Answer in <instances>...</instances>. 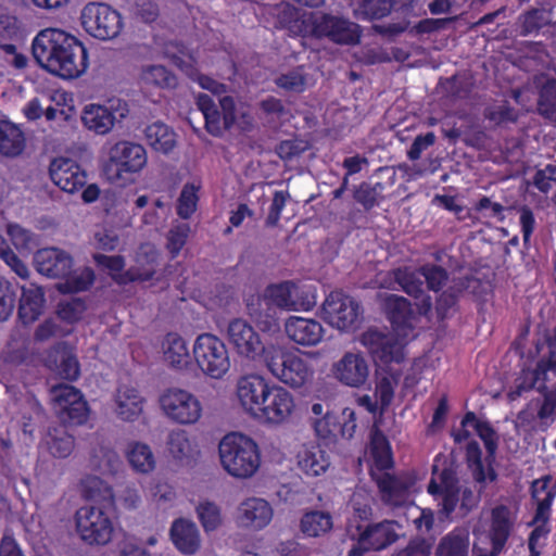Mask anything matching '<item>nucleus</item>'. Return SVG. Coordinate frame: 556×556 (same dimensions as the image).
Masks as SVG:
<instances>
[{
    "label": "nucleus",
    "mask_w": 556,
    "mask_h": 556,
    "mask_svg": "<svg viewBox=\"0 0 556 556\" xmlns=\"http://www.w3.org/2000/svg\"><path fill=\"white\" fill-rule=\"evenodd\" d=\"M325 319L339 330H354L362 321L359 303L342 291H332L323 304Z\"/></svg>",
    "instance_id": "obj_10"
},
{
    "label": "nucleus",
    "mask_w": 556,
    "mask_h": 556,
    "mask_svg": "<svg viewBox=\"0 0 556 556\" xmlns=\"http://www.w3.org/2000/svg\"><path fill=\"white\" fill-rule=\"evenodd\" d=\"M167 450L178 460L193 456L195 450L184 430L172 431L167 437Z\"/></svg>",
    "instance_id": "obj_55"
},
{
    "label": "nucleus",
    "mask_w": 556,
    "mask_h": 556,
    "mask_svg": "<svg viewBox=\"0 0 556 556\" xmlns=\"http://www.w3.org/2000/svg\"><path fill=\"white\" fill-rule=\"evenodd\" d=\"M536 390L542 393V397L531 401L529 408L532 406L538 408L536 417L541 420V425L547 428L549 426L547 420H553L556 415V390L546 391L544 383L538 386Z\"/></svg>",
    "instance_id": "obj_53"
},
{
    "label": "nucleus",
    "mask_w": 556,
    "mask_h": 556,
    "mask_svg": "<svg viewBox=\"0 0 556 556\" xmlns=\"http://www.w3.org/2000/svg\"><path fill=\"white\" fill-rule=\"evenodd\" d=\"M16 299V288L10 281L0 277V321L8 320L12 315Z\"/></svg>",
    "instance_id": "obj_58"
},
{
    "label": "nucleus",
    "mask_w": 556,
    "mask_h": 556,
    "mask_svg": "<svg viewBox=\"0 0 556 556\" xmlns=\"http://www.w3.org/2000/svg\"><path fill=\"white\" fill-rule=\"evenodd\" d=\"M296 458L299 468L311 477L324 473L330 466L328 456L319 446L303 447Z\"/></svg>",
    "instance_id": "obj_36"
},
{
    "label": "nucleus",
    "mask_w": 556,
    "mask_h": 556,
    "mask_svg": "<svg viewBox=\"0 0 556 556\" xmlns=\"http://www.w3.org/2000/svg\"><path fill=\"white\" fill-rule=\"evenodd\" d=\"M141 79L147 85L159 88H175L177 85L176 76L163 65H148L141 71Z\"/></svg>",
    "instance_id": "obj_54"
},
{
    "label": "nucleus",
    "mask_w": 556,
    "mask_h": 556,
    "mask_svg": "<svg viewBox=\"0 0 556 556\" xmlns=\"http://www.w3.org/2000/svg\"><path fill=\"white\" fill-rule=\"evenodd\" d=\"M197 105L204 116L206 130L212 136H222L223 131L227 128L224 125V116H220L218 106L213 98L206 93H199L197 97Z\"/></svg>",
    "instance_id": "obj_39"
},
{
    "label": "nucleus",
    "mask_w": 556,
    "mask_h": 556,
    "mask_svg": "<svg viewBox=\"0 0 556 556\" xmlns=\"http://www.w3.org/2000/svg\"><path fill=\"white\" fill-rule=\"evenodd\" d=\"M86 311V303L80 298L60 302L58 305V317L66 323L73 324L79 320Z\"/></svg>",
    "instance_id": "obj_62"
},
{
    "label": "nucleus",
    "mask_w": 556,
    "mask_h": 556,
    "mask_svg": "<svg viewBox=\"0 0 556 556\" xmlns=\"http://www.w3.org/2000/svg\"><path fill=\"white\" fill-rule=\"evenodd\" d=\"M361 343L376 363H400L404 358L403 346L392 332L369 328L362 333Z\"/></svg>",
    "instance_id": "obj_14"
},
{
    "label": "nucleus",
    "mask_w": 556,
    "mask_h": 556,
    "mask_svg": "<svg viewBox=\"0 0 556 556\" xmlns=\"http://www.w3.org/2000/svg\"><path fill=\"white\" fill-rule=\"evenodd\" d=\"M223 468L232 477H252L261 465V453L256 442L238 432L226 434L218 445Z\"/></svg>",
    "instance_id": "obj_2"
},
{
    "label": "nucleus",
    "mask_w": 556,
    "mask_h": 556,
    "mask_svg": "<svg viewBox=\"0 0 556 556\" xmlns=\"http://www.w3.org/2000/svg\"><path fill=\"white\" fill-rule=\"evenodd\" d=\"M296 286L291 281H285L267 289L266 299L273 301L278 309H294L298 302L295 299Z\"/></svg>",
    "instance_id": "obj_50"
},
{
    "label": "nucleus",
    "mask_w": 556,
    "mask_h": 556,
    "mask_svg": "<svg viewBox=\"0 0 556 556\" xmlns=\"http://www.w3.org/2000/svg\"><path fill=\"white\" fill-rule=\"evenodd\" d=\"M384 311L389 320L395 327L406 326L413 315L410 302L396 294H389L386 298Z\"/></svg>",
    "instance_id": "obj_45"
},
{
    "label": "nucleus",
    "mask_w": 556,
    "mask_h": 556,
    "mask_svg": "<svg viewBox=\"0 0 556 556\" xmlns=\"http://www.w3.org/2000/svg\"><path fill=\"white\" fill-rule=\"evenodd\" d=\"M396 522L382 520L379 522L355 523L346 528V533L352 542L348 556H364L370 552H380L399 540L395 531Z\"/></svg>",
    "instance_id": "obj_4"
},
{
    "label": "nucleus",
    "mask_w": 556,
    "mask_h": 556,
    "mask_svg": "<svg viewBox=\"0 0 556 556\" xmlns=\"http://www.w3.org/2000/svg\"><path fill=\"white\" fill-rule=\"evenodd\" d=\"M380 426H382V419L378 417L375 419L370 434L371 454L376 465L374 470L378 472L391 469L394 465L390 443L382 431L379 430Z\"/></svg>",
    "instance_id": "obj_31"
},
{
    "label": "nucleus",
    "mask_w": 556,
    "mask_h": 556,
    "mask_svg": "<svg viewBox=\"0 0 556 556\" xmlns=\"http://www.w3.org/2000/svg\"><path fill=\"white\" fill-rule=\"evenodd\" d=\"M50 393L51 400L54 403L55 413L59 417L65 413V410L74 406L76 400L78 402L84 397L78 389L66 383L53 386Z\"/></svg>",
    "instance_id": "obj_51"
},
{
    "label": "nucleus",
    "mask_w": 556,
    "mask_h": 556,
    "mask_svg": "<svg viewBox=\"0 0 556 556\" xmlns=\"http://www.w3.org/2000/svg\"><path fill=\"white\" fill-rule=\"evenodd\" d=\"M510 511L504 506H497L492 510V523H491V541H492V556L498 555L509 535L513 528V522L510 521Z\"/></svg>",
    "instance_id": "obj_29"
},
{
    "label": "nucleus",
    "mask_w": 556,
    "mask_h": 556,
    "mask_svg": "<svg viewBox=\"0 0 556 556\" xmlns=\"http://www.w3.org/2000/svg\"><path fill=\"white\" fill-rule=\"evenodd\" d=\"M46 364L66 380H75L79 376V363L73 346L67 342L56 343L49 351Z\"/></svg>",
    "instance_id": "obj_24"
},
{
    "label": "nucleus",
    "mask_w": 556,
    "mask_h": 556,
    "mask_svg": "<svg viewBox=\"0 0 556 556\" xmlns=\"http://www.w3.org/2000/svg\"><path fill=\"white\" fill-rule=\"evenodd\" d=\"M285 331L291 341L302 346L317 345L325 334V329L318 320L299 316L287 319Z\"/></svg>",
    "instance_id": "obj_21"
},
{
    "label": "nucleus",
    "mask_w": 556,
    "mask_h": 556,
    "mask_svg": "<svg viewBox=\"0 0 556 556\" xmlns=\"http://www.w3.org/2000/svg\"><path fill=\"white\" fill-rule=\"evenodd\" d=\"M369 372L368 362L361 353L346 352L332 365L334 378L350 388L364 387L369 378Z\"/></svg>",
    "instance_id": "obj_16"
},
{
    "label": "nucleus",
    "mask_w": 556,
    "mask_h": 556,
    "mask_svg": "<svg viewBox=\"0 0 556 556\" xmlns=\"http://www.w3.org/2000/svg\"><path fill=\"white\" fill-rule=\"evenodd\" d=\"M424 280L429 290L440 291L448 280V273L442 266L425 264L421 266Z\"/></svg>",
    "instance_id": "obj_61"
},
{
    "label": "nucleus",
    "mask_w": 556,
    "mask_h": 556,
    "mask_svg": "<svg viewBox=\"0 0 556 556\" xmlns=\"http://www.w3.org/2000/svg\"><path fill=\"white\" fill-rule=\"evenodd\" d=\"M532 83L538 94L535 113L556 124V77L540 73L533 76Z\"/></svg>",
    "instance_id": "obj_22"
},
{
    "label": "nucleus",
    "mask_w": 556,
    "mask_h": 556,
    "mask_svg": "<svg viewBox=\"0 0 556 556\" xmlns=\"http://www.w3.org/2000/svg\"><path fill=\"white\" fill-rule=\"evenodd\" d=\"M25 148L23 131L8 121H0V153L14 157L20 155Z\"/></svg>",
    "instance_id": "obj_37"
},
{
    "label": "nucleus",
    "mask_w": 556,
    "mask_h": 556,
    "mask_svg": "<svg viewBox=\"0 0 556 556\" xmlns=\"http://www.w3.org/2000/svg\"><path fill=\"white\" fill-rule=\"evenodd\" d=\"M164 359L175 368H182L189 363V351L182 338L177 334H168L166 337Z\"/></svg>",
    "instance_id": "obj_47"
},
{
    "label": "nucleus",
    "mask_w": 556,
    "mask_h": 556,
    "mask_svg": "<svg viewBox=\"0 0 556 556\" xmlns=\"http://www.w3.org/2000/svg\"><path fill=\"white\" fill-rule=\"evenodd\" d=\"M479 285L477 278L466 276L453 280V283L443 291L435 302V313L440 320H443L456 312L459 294L470 287Z\"/></svg>",
    "instance_id": "obj_26"
},
{
    "label": "nucleus",
    "mask_w": 556,
    "mask_h": 556,
    "mask_svg": "<svg viewBox=\"0 0 556 556\" xmlns=\"http://www.w3.org/2000/svg\"><path fill=\"white\" fill-rule=\"evenodd\" d=\"M309 148L311 144L307 140L295 138L280 141L275 148V153L282 161H291L299 157Z\"/></svg>",
    "instance_id": "obj_60"
},
{
    "label": "nucleus",
    "mask_w": 556,
    "mask_h": 556,
    "mask_svg": "<svg viewBox=\"0 0 556 556\" xmlns=\"http://www.w3.org/2000/svg\"><path fill=\"white\" fill-rule=\"evenodd\" d=\"M271 518L273 508L263 498H247L237 508L236 521L241 528L261 530L270 522Z\"/></svg>",
    "instance_id": "obj_19"
},
{
    "label": "nucleus",
    "mask_w": 556,
    "mask_h": 556,
    "mask_svg": "<svg viewBox=\"0 0 556 556\" xmlns=\"http://www.w3.org/2000/svg\"><path fill=\"white\" fill-rule=\"evenodd\" d=\"M270 389L271 387L264 378L250 375L239 379L237 395L244 409L255 416L260 414L261 406Z\"/></svg>",
    "instance_id": "obj_20"
},
{
    "label": "nucleus",
    "mask_w": 556,
    "mask_h": 556,
    "mask_svg": "<svg viewBox=\"0 0 556 556\" xmlns=\"http://www.w3.org/2000/svg\"><path fill=\"white\" fill-rule=\"evenodd\" d=\"M193 355L201 370L214 379H220L229 370L230 362L226 345L211 333H202L197 338Z\"/></svg>",
    "instance_id": "obj_8"
},
{
    "label": "nucleus",
    "mask_w": 556,
    "mask_h": 556,
    "mask_svg": "<svg viewBox=\"0 0 556 556\" xmlns=\"http://www.w3.org/2000/svg\"><path fill=\"white\" fill-rule=\"evenodd\" d=\"M394 383H396V381L392 375L382 376L381 378H378L376 382L375 395L380 401V413L378 417H380L381 419L384 409L389 407L393 400Z\"/></svg>",
    "instance_id": "obj_63"
},
{
    "label": "nucleus",
    "mask_w": 556,
    "mask_h": 556,
    "mask_svg": "<svg viewBox=\"0 0 556 556\" xmlns=\"http://www.w3.org/2000/svg\"><path fill=\"white\" fill-rule=\"evenodd\" d=\"M228 340L238 354L251 359L262 357L265 362L269 346H265L253 327L241 318L231 320L227 328Z\"/></svg>",
    "instance_id": "obj_15"
},
{
    "label": "nucleus",
    "mask_w": 556,
    "mask_h": 556,
    "mask_svg": "<svg viewBox=\"0 0 556 556\" xmlns=\"http://www.w3.org/2000/svg\"><path fill=\"white\" fill-rule=\"evenodd\" d=\"M384 186L381 182L363 181L353 191L354 200L363 206L365 211H369L380 203L383 199Z\"/></svg>",
    "instance_id": "obj_52"
},
{
    "label": "nucleus",
    "mask_w": 556,
    "mask_h": 556,
    "mask_svg": "<svg viewBox=\"0 0 556 556\" xmlns=\"http://www.w3.org/2000/svg\"><path fill=\"white\" fill-rule=\"evenodd\" d=\"M197 202V188L190 184L185 185L178 199L177 214L181 218L188 219L194 213Z\"/></svg>",
    "instance_id": "obj_64"
},
{
    "label": "nucleus",
    "mask_w": 556,
    "mask_h": 556,
    "mask_svg": "<svg viewBox=\"0 0 556 556\" xmlns=\"http://www.w3.org/2000/svg\"><path fill=\"white\" fill-rule=\"evenodd\" d=\"M127 459L131 467L142 473L150 472L155 467V459L149 445L131 442L127 450Z\"/></svg>",
    "instance_id": "obj_48"
},
{
    "label": "nucleus",
    "mask_w": 556,
    "mask_h": 556,
    "mask_svg": "<svg viewBox=\"0 0 556 556\" xmlns=\"http://www.w3.org/2000/svg\"><path fill=\"white\" fill-rule=\"evenodd\" d=\"M551 10L533 8L519 17L520 35L538 34L544 26L552 25Z\"/></svg>",
    "instance_id": "obj_49"
},
{
    "label": "nucleus",
    "mask_w": 556,
    "mask_h": 556,
    "mask_svg": "<svg viewBox=\"0 0 556 556\" xmlns=\"http://www.w3.org/2000/svg\"><path fill=\"white\" fill-rule=\"evenodd\" d=\"M147 164L144 148L131 141H118L109 151V162L104 167L108 178L117 181L123 173H138Z\"/></svg>",
    "instance_id": "obj_9"
},
{
    "label": "nucleus",
    "mask_w": 556,
    "mask_h": 556,
    "mask_svg": "<svg viewBox=\"0 0 556 556\" xmlns=\"http://www.w3.org/2000/svg\"><path fill=\"white\" fill-rule=\"evenodd\" d=\"M148 144L155 151L169 153L176 146V134L166 124L155 122L144 129Z\"/></svg>",
    "instance_id": "obj_38"
},
{
    "label": "nucleus",
    "mask_w": 556,
    "mask_h": 556,
    "mask_svg": "<svg viewBox=\"0 0 556 556\" xmlns=\"http://www.w3.org/2000/svg\"><path fill=\"white\" fill-rule=\"evenodd\" d=\"M275 84L287 91L300 93L305 90L306 76L303 67H295L285 74L279 75L275 79Z\"/></svg>",
    "instance_id": "obj_57"
},
{
    "label": "nucleus",
    "mask_w": 556,
    "mask_h": 556,
    "mask_svg": "<svg viewBox=\"0 0 556 556\" xmlns=\"http://www.w3.org/2000/svg\"><path fill=\"white\" fill-rule=\"evenodd\" d=\"M313 33L318 38H328L337 45L359 42L361 26L344 16L319 13L313 21Z\"/></svg>",
    "instance_id": "obj_11"
},
{
    "label": "nucleus",
    "mask_w": 556,
    "mask_h": 556,
    "mask_svg": "<svg viewBox=\"0 0 556 556\" xmlns=\"http://www.w3.org/2000/svg\"><path fill=\"white\" fill-rule=\"evenodd\" d=\"M143 399L130 387L118 388L116 394V414L125 421L136 420L142 413Z\"/></svg>",
    "instance_id": "obj_32"
},
{
    "label": "nucleus",
    "mask_w": 556,
    "mask_h": 556,
    "mask_svg": "<svg viewBox=\"0 0 556 556\" xmlns=\"http://www.w3.org/2000/svg\"><path fill=\"white\" fill-rule=\"evenodd\" d=\"M96 275L91 267L84 266L73 269L64 281L58 285V290L62 293H77L87 291L94 282Z\"/></svg>",
    "instance_id": "obj_44"
},
{
    "label": "nucleus",
    "mask_w": 556,
    "mask_h": 556,
    "mask_svg": "<svg viewBox=\"0 0 556 556\" xmlns=\"http://www.w3.org/2000/svg\"><path fill=\"white\" fill-rule=\"evenodd\" d=\"M45 302V292L40 287H23L18 304L20 320L24 325L34 323L40 316Z\"/></svg>",
    "instance_id": "obj_30"
},
{
    "label": "nucleus",
    "mask_w": 556,
    "mask_h": 556,
    "mask_svg": "<svg viewBox=\"0 0 556 556\" xmlns=\"http://www.w3.org/2000/svg\"><path fill=\"white\" fill-rule=\"evenodd\" d=\"M247 313L263 332H277L280 328L279 309L265 296H251L247 302Z\"/></svg>",
    "instance_id": "obj_25"
},
{
    "label": "nucleus",
    "mask_w": 556,
    "mask_h": 556,
    "mask_svg": "<svg viewBox=\"0 0 556 556\" xmlns=\"http://www.w3.org/2000/svg\"><path fill=\"white\" fill-rule=\"evenodd\" d=\"M81 118L86 127L101 135L109 132L115 123V116L109 108L96 104L87 106Z\"/></svg>",
    "instance_id": "obj_40"
},
{
    "label": "nucleus",
    "mask_w": 556,
    "mask_h": 556,
    "mask_svg": "<svg viewBox=\"0 0 556 556\" xmlns=\"http://www.w3.org/2000/svg\"><path fill=\"white\" fill-rule=\"evenodd\" d=\"M53 184L67 193H74L86 186L87 174L80 165L68 157H55L49 165Z\"/></svg>",
    "instance_id": "obj_17"
},
{
    "label": "nucleus",
    "mask_w": 556,
    "mask_h": 556,
    "mask_svg": "<svg viewBox=\"0 0 556 556\" xmlns=\"http://www.w3.org/2000/svg\"><path fill=\"white\" fill-rule=\"evenodd\" d=\"M81 492L85 498L98 504V507L114 506V493L109 483L97 476H87L81 480Z\"/></svg>",
    "instance_id": "obj_34"
},
{
    "label": "nucleus",
    "mask_w": 556,
    "mask_h": 556,
    "mask_svg": "<svg viewBox=\"0 0 556 556\" xmlns=\"http://www.w3.org/2000/svg\"><path fill=\"white\" fill-rule=\"evenodd\" d=\"M300 529L307 536H320L332 529V517L328 511H306L300 520Z\"/></svg>",
    "instance_id": "obj_43"
},
{
    "label": "nucleus",
    "mask_w": 556,
    "mask_h": 556,
    "mask_svg": "<svg viewBox=\"0 0 556 556\" xmlns=\"http://www.w3.org/2000/svg\"><path fill=\"white\" fill-rule=\"evenodd\" d=\"M128 5L132 16L143 23H152L160 15L159 5L153 0H128Z\"/></svg>",
    "instance_id": "obj_59"
},
{
    "label": "nucleus",
    "mask_w": 556,
    "mask_h": 556,
    "mask_svg": "<svg viewBox=\"0 0 556 556\" xmlns=\"http://www.w3.org/2000/svg\"><path fill=\"white\" fill-rule=\"evenodd\" d=\"M372 480L377 483L381 501L390 506L399 507L406 503L409 490L416 482V477L410 471H403L399 475L383 471H370Z\"/></svg>",
    "instance_id": "obj_13"
},
{
    "label": "nucleus",
    "mask_w": 556,
    "mask_h": 556,
    "mask_svg": "<svg viewBox=\"0 0 556 556\" xmlns=\"http://www.w3.org/2000/svg\"><path fill=\"white\" fill-rule=\"evenodd\" d=\"M37 64L62 79L80 77L88 68V51L73 35L60 28H45L33 40Z\"/></svg>",
    "instance_id": "obj_1"
},
{
    "label": "nucleus",
    "mask_w": 556,
    "mask_h": 556,
    "mask_svg": "<svg viewBox=\"0 0 556 556\" xmlns=\"http://www.w3.org/2000/svg\"><path fill=\"white\" fill-rule=\"evenodd\" d=\"M80 21L86 33L99 40L118 37L124 27L119 12L106 3L86 4L81 10Z\"/></svg>",
    "instance_id": "obj_6"
},
{
    "label": "nucleus",
    "mask_w": 556,
    "mask_h": 556,
    "mask_svg": "<svg viewBox=\"0 0 556 556\" xmlns=\"http://www.w3.org/2000/svg\"><path fill=\"white\" fill-rule=\"evenodd\" d=\"M293 408L292 395L281 387H271L256 416L268 422L280 424L291 415Z\"/></svg>",
    "instance_id": "obj_23"
},
{
    "label": "nucleus",
    "mask_w": 556,
    "mask_h": 556,
    "mask_svg": "<svg viewBox=\"0 0 556 556\" xmlns=\"http://www.w3.org/2000/svg\"><path fill=\"white\" fill-rule=\"evenodd\" d=\"M106 509L97 505H85L76 510L75 530L87 545L103 546L111 542L114 527Z\"/></svg>",
    "instance_id": "obj_5"
},
{
    "label": "nucleus",
    "mask_w": 556,
    "mask_h": 556,
    "mask_svg": "<svg viewBox=\"0 0 556 556\" xmlns=\"http://www.w3.org/2000/svg\"><path fill=\"white\" fill-rule=\"evenodd\" d=\"M394 281L408 295L418 299L424 295V275L421 266L418 269L409 267L396 268L392 271Z\"/></svg>",
    "instance_id": "obj_42"
},
{
    "label": "nucleus",
    "mask_w": 556,
    "mask_h": 556,
    "mask_svg": "<svg viewBox=\"0 0 556 556\" xmlns=\"http://www.w3.org/2000/svg\"><path fill=\"white\" fill-rule=\"evenodd\" d=\"M89 464L93 470L104 476H115L123 467L119 455L105 446L93 450Z\"/></svg>",
    "instance_id": "obj_41"
},
{
    "label": "nucleus",
    "mask_w": 556,
    "mask_h": 556,
    "mask_svg": "<svg viewBox=\"0 0 556 556\" xmlns=\"http://www.w3.org/2000/svg\"><path fill=\"white\" fill-rule=\"evenodd\" d=\"M395 0H350L353 16L356 20L374 21L388 16Z\"/></svg>",
    "instance_id": "obj_33"
},
{
    "label": "nucleus",
    "mask_w": 556,
    "mask_h": 556,
    "mask_svg": "<svg viewBox=\"0 0 556 556\" xmlns=\"http://www.w3.org/2000/svg\"><path fill=\"white\" fill-rule=\"evenodd\" d=\"M144 256L147 267L134 266L126 271H119L113 275V279L118 285H127L134 281H149L155 273V265L159 257L157 252L150 245L141 247V252L138 255V262H141V257Z\"/></svg>",
    "instance_id": "obj_27"
},
{
    "label": "nucleus",
    "mask_w": 556,
    "mask_h": 556,
    "mask_svg": "<svg viewBox=\"0 0 556 556\" xmlns=\"http://www.w3.org/2000/svg\"><path fill=\"white\" fill-rule=\"evenodd\" d=\"M467 425H471L479 438L483 441L488 463V471L485 472L482 462V451L477 441H470L466 448V459L468 467L471 469L472 477L476 482L482 484L489 479L491 482L495 481L497 473L492 467V463L495 460V453L497 450V434L491 424L486 420H479L473 412L465 414L462 420V427L465 428Z\"/></svg>",
    "instance_id": "obj_3"
},
{
    "label": "nucleus",
    "mask_w": 556,
    "mask_h": 556,
    "mask_svg": "<svg viewBox=\"0 0 556 556\" xmlns=\"http://www.w3.org/2000/svg\"><path fill=\"white\" fill-rule=\"evenodd\" d=\"M265 364L276 378L294 389L305 386L312 377V371L303 358L275 345H269Z\"/></svg>",
    "instance_id": "obj_7"
},
{
    "label": "nucleus",
    "mask_w": 556,
    "mask_h": 556,
    "mask_svg": "<svg viewBox=\"0 0 556 556\" xmlns=\"http://www.w3.org/2000/svg\"><path fill=\"white\" fill-rule=\"evenodd\" d=\"M160 404L165 415L178 424H194L201 417L200 401L190 392L181 389L167 390L161 395Z\"/></svg>",
    "instance_id": "obj_12"
},
{
    "label": "nucleus",
    "mask_w": 556,
    "mask_h": 556,
    "mask_svg": "<svg viewBox=\"0 0 556 556\" xmlns=\"http://www.w3.org/2000/svg\"><path fill=\"white\" fill-rule=\"evenodd\" d=\"M198 518L205 532L215 531L223 522L220 508L213 502H201L197 506Z\"/></svg>",
    "instance_id": "obj_56"
},
{
    "label": "nucleus",
    "mask_w": 556,
    "mask_h": 556,
    "mask_svg": "<svg viewBox=\"0 0 556 556\" xmlns=\"http://www.w3.org/2000/svg\"><path fill=\"white\" fill-rule=\"evenodd\" d=\"M43 444L53 457L66 458L74 450L75 440L64 426H59L48 429Z\"/></svg>",
    "instance_id": "obj_35"
},
{
    "label": "nucleus",
    "mask_w": 556,
    "mask_h": 556,
    "mask_svg": "<svg viewBox=\"0 0 556 556\" xmlns=\"http://www.w3.org/2000/svg\"><path fill=\"white\" fill-rule=\"evenodd\" d=\"M34 263L39 274L53 279H64L72 271V255L59 248H45L34 255Z\"/></svg>",
    "instance_id": "obj_18"
},
{
    "label": "nucleus",
    "mask_w": 556,
    "mask_h": 556,
    "mask_svg": "<svg viewBox=\"0 0 556 556\" xmlns=\"http://www.w3.org/2000/svg\"><path fill=\"white\" fill-rule=\"evenodd\" d=\"M468 534L462 531H453L440 540L434 556H468Z\"/></svg>",
    "instance_id": "obj_46"
},
{
    "label": "nucleus",
    "mask_w": 556,
    "mask_h": 556,
    "mask_svg": "<svg viewBox=\"0 0 556 556\" xmlns=\"http://www.w3.org/2000/svg\"><path fill=\"white\" fill-rule=\"evenodd\" d=\"M170 538L174 545L186 555H193L200 548V534L194 522L177 519L170 527Z\"/></svg>",
    "instance_id": "obj_28"
}]
</instances>
